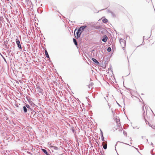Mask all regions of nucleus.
<instances>
[{
    "label": "nucleus",
    "instance_id": "f257e3e1",
    "mask_svg": "<svg viewBox=\"0 0 155 155\" xmlns=\"http://www.w3.org/2000/svg\"><path fill=\"white\" fill-rule=\"evenodd\" d=\"M121 45L123 49H124L126 45V42L124 40L121 38L119 40Z\"/></svg>",
    "mask_w": 155,
    "mask_h": 155
},
{
    "label": "nucleus",
    "instance_id": "f03ea898",
    "mask_svg": "<svg viewBox=\"0 0 155 155\" xmlns=\"http://www.w3.org/2000/svg\"><path fill=\"white\" fill-rule=\"evenodd\" d=\"M76 32V35H77V38H78L80 37L81 34V32H80V31H79V30L77 29H76L74 32V34L75 35V33Z\"/></svg>",
    "mask_w": 155,
    "mask_h": 155
},
{
    "label": "nucleus",
    "instance_id": "7ed1b4c3",
    "mask_svg": "<svg viewBox=\"0 0 155 155\" xmlns=\"http://www.w3.org/2000/svg\"><path fill=\"white\" fill-rule=\"evenodd\" d=\"M16 41L17 44L18 45V47L19 48H21V46L20 44V42L19 40L18 39H16Z\"/></svg>",
    "mask_w": 155,
    "mask_h": 155
},
{
    "label": "nucleus",
    "instance_id": "20e7f679",
    "mask_svg": "<svg viewBox=\"0 0 155 155\" xmlns=\"http://www.w3.org/2000/svg\"><path fill=\"white\" fill-rule=\"evenodd\" d=\"M86 27V26H81L80 27L79 29L78 30H79V31H80V32H81Z\"/></svg>",
    "mask_w": 155,
    "mask_h": 155
},
{
    "label": "nucleus",
    "instance_id": "39448f33",
    "mask_svg": "<svg viewBox=\"0 0 155 155\" xmlns=\"http://www.w3.org/2000/svg\"><path fill=\"white\" fill-rule=\"evenodd\" d=\"M107 39V37L106 35H104L103 37V38L102 41L104 42H106Z\"/></svg>",
    "mask_w": 155,
    "mask_h": 155
},
{
    "label": "nucleus",
    "instance_id": "423d86ee",
    "mask_svg": "<svg viewBox=\"0 0 155 155\" xmlns=\"http://www.w3.org/2000/svg\"><path fill=\"white\" fill-rule=\"evenodd\" d=\"M37 90L38 92L39 93H41L42 92V89H41L39 87H37Z\"/></svg>",
    "mask_w": 155,
    "mask_h": 155
},
{
    "label": "nucleus",
    "instance_id": "0eeeda50",
    "mask_svg": "<svg viewBox=\"0 0 155 155\" xmlns=\"http://www.w3.org/2000/svg\"><path fill=\"white\" fill-rule=\"evenodd\" d=\"M92 60L94 62L97 64H99V62L95 58H92Z\"/></svg>",
    "mask_w": 155,
    "mask_h": 155
},
{
    "label": "nucleus",
    "instance_id": "6e6552de",
    "mask_svg": "<svg viewBox=\"0 0 155 155\" xmlns=\"http://www.w3.org/2000/svg\"><path fill=\"white\" fill-rule=\"evenodd\" d=\"M45 54L46 57L48 58H49V55H48V52L46 50H45Z\"/></svg>",
    "mask_w": 155,
    "mask_h": 155
},
{
    "label": "nucleus",
    "instance_id": "1a4fd4ad",
    "mask_svg": "<svg viewBox=\"0 0 155 155\" xmlns=\"http://www.w3.org/2000/svg\"><path fill=\"white\" fill-rule=\"evenodd\" d=\"M42 150L46 154V155H49L48 154V152L46 150L44 149H42Z\"/></svg>",
    "mask_w": 155,
    "mask_h": 155
},
{
    "label": "nucleus",
    "instance_id": "9d476101",
    "mask_svg": "<svg viewBox=\"0 0 155 155\" xmlns=\"http://www.w3.org/2000/svg\"><path fill=\"white\" fill-rule=\"evenodd\" d=\"M108 21V20L106 18H104L102 20V21L104 23H106Z\"/></svg>",
    "mask_w": 155,
    "mask_h": 155
},
{
    "label": "nucleus",
    "instance_id": "9b49d317",
    "mask_svg": "<svg viewBox=\"0 0 155 155\" xmlns=\"http://www.w3.org/2000/svg\"><path fill=\"white\" fill-rule=\"evenodd\" d=\"M23 108L24 112L26 113L27 112V110L26 107L25 106H24L23 107Z\"/></svg>",
    "mask_w": 155,
    "mask_h": 155
},
{
    "label": "nucleus",
    "instance_id": "f8f14e48",
    "mask_svg": "<svg viewBox=\"0 0 155 155\" xmlns=\"http://www.w3.org/2000/svg\"><path fill=\"white\" fill-rule=\"evenodd\" d=\"M53 145L54 144L52 143H51L49 145V147L51 149H52V147L54 146Z\"/></svg>",
    "mask_w": 155,
    "mask_h": 155
},
{
    "label": "nucleus",
    "instance_id": "ddd939ff",
    "mask_svg": "<svg viewBox=\"0 0 155 155\" xmlns=\"http://www.w3.org/2000/svg\"><path fill=\"white\" fill-rule=\"evenodd\" d=\"M141 112L143 113H144L145 112L144 110V106L143 105L142 107V109H141Z\"/></svg>",
    "mask_w": 155,
    "mask_h": 155
},
{
    "label": "nucleus",
    "instance_id": "4468645a",
    "mask_svg": "<svg viewBox=\"0 0 155 155\" xmlns=\"http://www.w3.org/2000/svg\"><path fill=\"white\" fill-rule=\"evenodd\" d=\"M54 149L56 150H58V148L57 147L55 146H53L52 147V149Z\"/></svg>",
    "mask_w": 155,
    "mask_h": 155
},
{
    "label": "nucleus",
    "instance_id": "2eb2a0df",
    "mask_svg": "<svg viewBox=\"0 0 155 155\" xmlns=\"http://www.w3.org/2000/svg\"><path fill=\"white\" fill-rule=\"evenodd\" d=\"M103 147L104 149H106L107 148V144L106 143L104 145Z\"/></svg>",
    "mask_w": 155,
    "mask_h": 155
},
{
    "label": "nucleus",
    "instance_id": "dca6fc26",
    "mask_svg": "<svg viewBox=\"0 0 155 155\" xmlns=\"http://www.w3.org/2000/svg\"><path fill=\"white\" fill-rule=\"evenodd\" d=\"M73 41H74V44L76 45H77V42L76 41V40L74 38L73 39Z\"/></svg>",
    "mask_w": 155,
    "mask_h": 155
},
{
    "label": "nucleus",
    "instance_id": "f3484780",
    "mask_svg": "<svg viewBox=\"0 0 155 155\" xmlns=\"http://www.w3.org/2000/svg\"><path fill=\"white\" fill-rule=\"evenodd\" d=\"M25 2L28 4L31 3V0H25Z\"/></svg>",
    "mask_w": 155,
    "mask_h": 155
},
{
    "label": "nucleus",
    "instance_id": "a211bd4d",
    "mask_svg": "<svg viewBox=\"0 0 155 155\" xmlns=\"http://www.w3.org/2000/svg\"><path fill=\"white\" fill-rule=\"evenodd\" d=\"M107 51L108 52H110L111 51V48L110 47H108L107 49Z\"/></svg>",
    "mask_w": 155,
    "mask_h": 155
},
{
    "label": "nucleus",
    "instance_id": "6ab92c4d",
    "mask_svg": "<svg viewBox=\"0 0 155 155\" xmlns=\"http://www.w3.org/2000/svg\"><path fill=\"white\" fill-rule=\"evenodd\" d=\"M101 139H102V141H104V137H103V134H102V137H101Z\"/></svg>",
    "mask_w": 155,
    "mask_h": 155
},
{
    "label": "nucleus",
    "instance_id": "aec40b11",
    "mask_svg": "<svg viewBox=\"0 0 155 155\" xmlns=\"http://www.w3.org/2000/svg\"><path fill=\"white\" fill-rule=\"evenodd\" d=\"M25 107L28 108H29L30 107V106L28 104H26Z\"/></svg>",
    "mask_w": 155,
    "mask_h": 155
},
{
    "label": "nucleus",
    "instance_id": "412c9836",
    "mask_svg": "<svg viewBox=\"0 0 155 155\" xmlns=\"http://www.w3.org/2000/svg\"><path fill=\"white\" fill-rule=\"evenodd\" d=\"M104 143V142H103L102 144H103Z\"/></svg>",
    "mask_w": 155,
    "mask_h": 155
},
{
    "label": "nucleus",
    "instance_id": "4be33fe9",
    "mask_svg": "<svg viewBox=\"0 0 155 155\" xmlns=\"http://www.w3.org/2000/svg\"><path fill=\"white\" fill-rule=\"evenodd\" d=\"M102 10H105V9H103Z\"/></svg>",
    "mask_w": 155,
    "mask_h": 155
}]
</instances>
